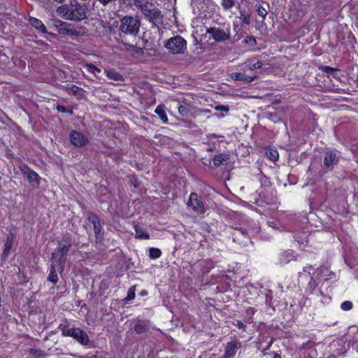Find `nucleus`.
<instances>
[{
  "mask_svg": "<svg viewBox=\"0 0 358 358\" xmlns=\"http://www.w3.org/2000/svg\"><path fill=\"white\" fill-rule=\"evenodd\" d=\"M87 10L85 5L74 1L59 6L56 11L65 20L80 21L86 17Z\"/></svg>",
  "mask_w": 358,
  "mask_h": 358,
  "instance_id": "nucleus-1",
  "label": "nucleus"
},
{
  "mask_svg": "<svg viewBox=\"0 0 358 358\" xmlns=\"http://www.w3.org/2000/svg\"><path fill=\"white\" fill-rule=\"evenodd\" d=\"M71 248V242L69 240H62L58 242L57 247L52 253L51 259L57 264L58 273H62L64 270L66 256Z\"/></svg>",
  "mask_w": 358,
  "mask_h": 358,
  "instance_id": "nucleus-2",
  "label": "nucleus"
},
{
  "mask_svg": "<svg viewBox=\"0 0 358 358\" xmlns=\"http://www.w3.org/2000/svg\"><path fill=\"white\" fill-rule=\"evenodd\" d=\"M141 22L137 16H124L120 20L119 29L121 33L134 36L138 31Z\"/></svg>",
  "mask_w": 358,
  "mask_h": 358,
  "instance_id": "nucleus-3",
  "label": "nucleus"
},
{
  "mask_svg": "<svg viewBox=\"0 0 358 358\" xmlns=\"http://www.w3.org/2000/svg\"><path fill=\"white\" fill-rule=\"evenodd\" d=\"M59 328L64 336L72 337L83 345H87L90 338L87 334L80 328H69L66 324H60Z\"/></svg>",
  "mask_w": 358,
  "mask_h": 358,
  "instance_id": "nucleus-4",
  "label": "nucleus"
},
{
  "mask_svg": "<svg viewBox=\"0 0 358 358\" xmlns=\"http://www.w3.org/2000/svg\"><path fill=\"white\" fill-rule=\"evenodd\" d=\"M49 24L52 26V27H54L59 34L66 36H79L82 34L81 30H78L73 25L59 20H50Z\"/></svg>",
  "mask_w": 358,
  "mask_h": 358,
  "instance_id": "nucleus-5",
  "label": "nucleus"
},
{
  "mask_svg": "<svg viewBox=\"0 0 358 358\" xmlns=\"http://www.w3.org/2000/svg\"><path fill=\"white\" fill-rule=\"evenodd\" d=\"M164 45L169 52L173 55L183 54L187 49V41L182 36L177 35L169 38Z\"/></svg>",
  "mask_w": 358,
  "mask_h": 358,
  "instance_id": "nucleus-6",
  "label": "nucleus"
},
{
  "mask_svg": "<svg viewBox=\"0 0 358 358\" xmlns=\"http://www.w3.org/2000/svg\"><path fill=\"white\" fill-rule=\"evenodd\" d=\"M140 8L145 15V17L151 22L155 24L159 23L162 19L161 12L152 4H140Z\"/></svg>",
  "mask_w": 358,
  "mask_h": 358,
  "instance_id": "nucleus-7",
  "label": "nucleus"
},
{
  "mask_svg": "<svg viewBox=\"0 0 358 358\" xmlns=\"http://www.w3.org/2000/svg\"><path fill=\"white\" fill-rule=\"evenodd\" d=\"M187 204L189 208L198 214L203 213L206 211L204 203L201 201L198 194L194 192L191 193Z\"/></svg>",
  "mask_w": 358,
  "mask_h": 358,
  "instance_id": "nucleus-8",
  "label": "nucleus"
},
{
  "mask_svg": "<svg viewBox=\"0 0 358 358\" xmlns=\"http://www.w3.org/2000/svg\"><path fill=\"white\" fill-rule=\"evenodd\" d=\"M206 32L210 34L216 42L224 41L230 38V30L229 29H224L219 27H210L207 29Z\"/></svg>",
  "mask_w": 358,
  "mask_h": 358,
  "instance_id": "nucleus-9",
  "label": "nucleus"
},
{
  "mask_svg": "<svg viewBox=\"0 0 358 358\" xmlns=\"http://www.w3.org/2000/svg\"><path fill=\"white\" fill-rule=\"evenodd\" d=\"M87 219L93 225L96 240L100 241L101 239L102 227L98 216L93 213H88Z\"/></svg>",
  "mask_w": 358,
  "mask_h": 358,
  "instance_id": "nucleus-10",
  "label": "nucleus"
},
{
  "mask_svg": "<svg viewBox=\"0 0 358 358\" xmlns=\"http://www.w3.org/2000/svg\"><path fill=\"white\" fill-rule=\"evenodd\" d=\"M313 269V266L310 265H308L303 267V272H299V277L301 278L303 273H307L308 276H310V280L307 287V291L310 294H315L317 291V282L315 278L313 275H310V271Z\"/></svg>",
  "mask_w": 358,
  "mask_h": 358,
  "instance_id": "nucleus-11",
  "label": "nucleus"
},
{
  "mask_svg": "<svg viewBox=\"0 0 358 358\" xmlns=\"http://www.w3.org/2000/svg\"><path fill=\"white\" fill-rule=\"evenodd\" d=\"M70 141L76 147H83L87 144V138L80 132L73 131L70 134Z\"/></svg>",
  "mask_w": 358,
  "mask_h": 358,
  "instance_id": "nucleus-12",
  "label": "nucleus"
},
{
  "mask_svg": "<svg viewBox=\"0 0 358 358\" xmlns=\"http://www.w3.org/2000/svg\"><path fill=\"white\" fill-rule=\"evenodd\" d=\"M337 161L336 152L332 150L327 151L324 158V166L328 169H331Z\"/></svg>",
  "mask_w": 358,
  "mask_h": 358,
  "instance_id": "nucleus-13",
  "label": "nucleus"
},
{
  "mask_svg": "<svg viewBox=\"0 0 358 358\" xmlns=\"http://www.w3.org/2000/svg\"><path fill=\"white\" fill-rule=\"evenodd\" d=\"M313 274L317 280H329L331 278L330 276L332 275V273L327 267L322 266L317 268Z\"/></svg>",
  "mask_w": 358,
  "mask_h": 358,
  "instance_id": "nucleus-14",
  "label": "nucleus"
},
{
  "mask_svg": "<svg viewBox=\"0 0 358 358\" xmlns=\"http://www.w3.org/2000/svg\"><path fill=\"white\" fill-rule=\"evenodd\" d=\"M234 241L240 242L241 243L245 244L248 239L247 231L243 229H236L233 234Z\"/></svg>",
  "mask_w": 358,
  "mask_h": 358,
  "instance_id": "nucleus-15",
  "label": "nucleus"
},
{
  "mask_svg": "<svg viewBox=\"0 0 358 358\" xmlns=\"http://www.w3.org/2000/svg\"><path fill=\"white\" fill-rule=\"evenodd\" d=\"M57 268V264L50 260V273L48 280L53 284H56L58 282V275L57 273V272H58Z\"/></svg>",
  "mask_w": 358,
  "mask_h": 358,
  "instance_id": "nucleus-16",
  "label": "nucleus"
},
{
  "mask_svg": "<svg viewBox=\"0 0 358 358\" xmlns=\"http://www.w3.org/2000/svg\"><path fill=\"white\" fill-rule=\"evenodd\" d=\"M230 77L235 81H243L245 83H250L256 78L255 76H250L243 73H232L230 74Z\"/></svg>",
  "mask_w": 358,
  "mask_h": 358,
  "instance_id": "nucleus-17",
  "label": "nucleus"
},
{
  "mask_svg": "<svg viewBox=\"0 0 358 358\" xmlns=\"http://www.w3.org/2000/svg\"><path fill=\"white\" fill-rule=\"evenodd\" d=\"M29 23L38 31L39 33L45 34L47 32L46 27L40 20L35 17H29Z\"/></svg>",
  "mask_w": 358,
  "mask_h": 358,
  "instance_id": "nucleus-18",
  "label": "nucleus"
},
{
  "mask_svg": "<svg viewBox=\"0 0 358 358\" xmlns=\"http://www.w3.org/2000/svg\"><path fill=\"white\" fill-rule=\"evenodd\" d=\"M13 243V238L12 236H9L6 237L4 247H3V251L1 255V257L3 259H6L10 253V251L11 250L12 245Z\"/></svg>",
  "mask_w": 358,
  "mask_h": 358,
  "instance_id": "nucleus-19",
  "label": "nucleus"
},
{
  "mask_svg": "<svg viewBox=\"0 0 358 358\" xmlns=\"http://www.w3.org/2000/svg\"><path fill=\"white\" fill-rule=\"evenodd\" d=\"M294 258V255L293 252L291 250H287L282 252L279 257V262L281 264H286L289 263L290 261L293 260Z\"/></svg>",
  "mask_w": 358,
  "mask_h": 358,
  "instance_id": "nucleus-20",
  "label": "nucleus"
},
{
  "mask_svg": "<svg viewBox=\"0 0 358 358\" xmlns=\"http://www.w3.org/2000/svg\"><path fill=\"white\" fill-rule=\"evenodd\" d=\"M237 344L236 341L229 342L226 348L224 357L231 358L234 356L236 352Z\"/></svg>",
  "mask_w": 358,
  "mask_h": 358,
  "instance_id": "nucleus-21",
  "label": "nucleus"
},
{
  "mask_svg": "<svg viewBox=\"0 0 358 358\" xmlns=\"http://www.w3.org/2000/svg\"><path fill=\"white\" fill-rule=\"evenodd\" d=\"M105 73H106V76L110 80H113L115 81H123L124 80L122 76L113 69L106 70Z\"/></svg>",
  "mask_w": 358,
  "mask_h": 358,
  "instance_id": "nucleus-22",
  "label": "nucleus"
},
{
  "mask_svg": "<svg viewBox=\"0 0 358 358\" xmlns=\"http://www.w3.org/2000/svg\"><path fill=\"white\" fill-rule=\"evenodd\" d=\"M155 113L157 114V115L159 117L163 123L166 124L168 122L169 120L164 109V106H157L155 110Z\"/></svg>",
  "mask_w": 358,
  "mask_h": 358,
  "instance_id": "nucleus-23",
  "label": "nucleus"
},
{
  "mask_svg": "<svg viewBox=\"0 0 358 358\" xmlns=\"http://www.w3.org/2000/svg\"><path fill=\"white\" fill-rule=\"evenodd\" d=\"M136 237L139 239H148L150 238L149 234L139 226L135 225L134 227Z\"/></svg>",
  "mask_w": 358,
  "mask_h": 358,
  "instance_id": "nucleus-24",
  "label": "nucleus"
},
{
  "mask_svg": "<svg viewBox=\"0 0 358 358\" xmlns=\"http://www.w3.org/2000/svg\"><path fill=\"white\" fill-rule=\"evenodd\" d=\"M266 157L271 161H276L278 159V152L275 148H268L266 150Z\"/></svg>",
  "mask_w": 358,
  "mask_h": 358,
  "instance_id": "nucleus-25",
  "label": "nucleus"
},
{
  "mask_svg": "<svg viewBox=\"0 0 358 358\" xmlns=\"http://www.w3.org/2000/svg\"><path fill=\"white\" fill-rule=\"evenodd\" d=\"M227 160L228 157L226 155L220 154L214 157L213 164L216 166H218L222 164L224 162H226Z\"/></svg>",
  "mask_w": 358,
  "mask_h": 358,
  "instance_id": "nucleus-26",
  "label": "nucleus"
},
{
  "mask_svg": "<svg viewBox=\"0 0 358 358\" xmlns=\"http://www.w3.org/2000/svg\"><path fill=\"white\" fill-rule=\"evenodd\" d=\"M149 330L148 324L138 323L134 327V331L136 334H141L147 332Z\"/></svg>",
  "mask_w": 358,
  "mask_h": 358,
  "instance_id": "nucleus-27",
  "label": "nucleus"
},
{
  "mask_svg": "<svg viewBox=\"0 0 358 358\" xmlns=\"http://www.w3.org/2000/svg\"><path fill=\"white\" fill-rule=\"evenodd\" d=\"M84 66L87 69V70L91 73H93L94 76H96L97 73H101V69L96 66H95L92 64L86 63Z\"/></svg>",
  "mask_w": 358,
  "mask_h": 358,
  "instance_id": "nucleus-28",
  "label": "nucleus"
},
{
  "mask_svg": "<svg viewBox=\"0 0 358 358\" xmlns=\"http://www.w3.org/2000/svg\"><path fill=\"white\" fill-rule=\"evenodd\" d=\"M239 18L241 20L243 24L248 25L250 23V16L245 11H241V15Z\"/></svg>",
  "mask_w": 358,
  "mask_h": 358,
  "instance_id": "nucleus-29",
  "label": "nucleus"
},
{
  "mask_svg": "<svg viewBox=\"0 0 358 358\" xmlns=\"http://www.w3.org/2000/svg\"><path fill=\"white\" fill-rule=\"evenodd\" d=\"M162 255V252L159 249L151 248L149 250V256L151 259H157Z\"/></svg>",
  "mask_w": 358,
  "mask_h": 358,
  "instance_id": "nucleus-30",
  "label": "nucleus"
},
{
  "mask_svg": "<svg viewBox=\"0 0 358 358\" xmlns=\"http://www.w3.org/2000/svg\"><path fill=\"white\" fill-rule=\"evenodd\" d=\"M178 113L182 116H189L191 114V110L187 106L180 105L178 106Z\"/></svg>",
  "mask_w": 358,
  "mask_h": 358,
  "instance_id": "nucleus-31",
  "label": "nucleus"
},
{
  "mask_svg": "<svg viewBox=\"0 0 358 358\" xmlns=\"http://www.w3.org/2000/svg\"><path fill=\"white\" fill-rule=\"evenodd\" d=\"M135 292H136V286H131L128 290L127 296L125 298V300L127 301H130L134 299L135 296H136Z\"/></svg>",
  "mask_w": 358,
  "mask_h": 358,
  "instance_id": "nucleus-32",
  "label": "nucleus"
},
{
  "mask_svg": "<svg viewBox=\"0 0 358 358\" xmlns=\"http://www.w3.org/2000/svg\"><path fill=\"white\" fill-rule=\"evenodd\" d=\"M28 179L31 182H36L37 184L39 183V176L34 171L29 172Z\"/></svg>",
  "mask_w": 358,
  "mask_h": 358,
  "instance_id": "nucleus-33",
  "label": "nucleus"
},
{
  "mask_svg": "<svg viewBox=\"0 0 358 358\" xmlns=\"http://www.w3.org/2000/svg\"><path fill=\"white\" fill-rule=\"evenodd\" d=\"M235 5V0H222V6L224 10L231 9Z\"/></svg>",
  "mask_w": 358,
  "mask_h": 358,
  "instance_id": "nucleus-34",
  "label": "nucleus"
},
{
  "mask_svg": "<svg viewBox=\"0 0 358 358\" xmlns=\"http://www.w3.org/2000/svg\"><path fill=\"white\" fill-rule=\"evenodd\" d=\"M353 304L350 301H345L341 304V308L344 311L350 310L352 308Z\"/></svg>",
  "mask_w": 358,
  "mask_h": 358,
  "instance_id": "nucleus-35",
  "label": "nucleus"
},
{
  "mask_svg": "<svg viewBox=\"0 0 358 358\" xmlns=\"http://www.w3.org/2000/svg\"><path fill=\"white\" fill-rule=\"evenodd\" d=\"M263 66V64L262 62H257L255 63H250V64L248 66V69L249 70H253V69H257L262 68Z\"/></svg>",
  "mask_w": 358,
  "mask_h": 358,
  "instance_id": "nucleus-36",
  "label": "nucleus"
},
{
  "mask_svg": "<svg viewBox=\"0 0 358 358\" xmlns=\"http://www.w3.org/2000/svg\"><path fill=\"white\" fill-rule=\"evenodd\" d=\"M320 69L322 70V71L327 73H329V74H331L334 71H337V69H334V68L330 67V66H322L320 67Z\"/></svg>",
  "mask_w": 358,
  "mask_h": 358,
  "instance_id": "nucleus-37",
  "label": "nucleus"
},
{
  "mask_svg": "<svg viewBox=\"0 0 358 358\" xmlns=\"http://www.w3.org/2000/svg\"><path fill=\"white\" fill-rule=\"evenodd\" d=\"M57 110L58 112H60V113H68L70 114L73 113L72 110L67 109L64 106H61V105H58L57 106Z\"/></svg>",
  "mask_w": 358,
  "mask_h": 358,
  "instance_id": "nucleus-38",
  "label": "nucleus"
},
{
  "mask_svg": "<svg viewBox=\"0 0 358 358\" xmlns=\"http://www.w3.org/2000/svg\"><path fill=\"white\" fill-rule=\"evenodd\" d=\"M257 14L264 18L267 15V10L262 6H259L257 9Z\"/></svg>",
  "mask_w": 358,
  "mask_h": 358,
  "instance_id": "nucleus-39",
  "label": "nucleus"
},
{
  "mask_svg": "<svg viewBox=\"0 0 358 358\" xmlns=\"http://www.w3.org/2000/svg\"><path fill=\"white\" fill-rule=\"evenodd\" d=\"M215 109L217 110V111H224L225 113H227L229 110V106H224V105H218V106H216Z\"/></svg>",
  "mask_w": 358,
  "mask_h": 358,
  "instance_id": "nucleus-40",
  "label": "nucleus"
},
{
  "mask_svg": "<svg viewBox=\"0 0 358 358\" xmlns=\"http://www.w3.org/2000/svg\"><path fill=\"white\" fill-rule=\"evenodd\" d=\"M29 353L31 355H33L36 357H41L43 354V352L41 350H36V349H30L29 350Z\"/></svg>",
  "mask_w": 358,
  "mask_h": 358,
  "instance_id": "nucleus-41",
  "label": "nucleus"
},
{
  "mask_svg": "<svg viewBox=\"0 0 358 358\" xmlns=\"http://www.w3.org/2000/svg\"><path fill=\"white\" fill-rule=\"evenodd\" d=\"M67 88L74 94H77L78 90H80V88L75 85H72L69 87H67Z\"/></svg>",
  "mask_w": 358,
  "mask_h": 358,
  "instance_id": "nucleus-42",
  "label": "nucleus"
},
{
  "mask_svg": "<svg viewBox=\"0 0 358 358\" xmlns=\"http://www.w3.org/2000/svg\"><path fill=\"white\" fill-rule=\"evenodd\" d=\"M135 4L136 6L140 7V4H148V0H135Z\"/></svg>",
  "mask_w": 358,
  "mask_h": 358,
  "instance_id": "nucleus-43",
  "label": "nucleus"
},
{
  "mask_svg": "<svg viewBox=\"0 0 358 358\" xmlns=\"http://www.w3.org/2000/svg\"><path fill=\"white\" fill-rule=\"evenodd\" d=\"M236 326L240 329H243V330H245V325L244 323H243L241 321H237V323L236 324Z\"/></svg>",
  "mask_w": 358,
  "mask_h": 358,
  "instance_id": "nucleus-44",
  "label": "nucleus"
},
{
  "mask_svg": "<svg viewBox=\"0 0 358 358\" xmlns=\"http://www.w3.org/2000/svg\"><path fill=\"white\" fill-rule=\"evenodd\" d=\"M273 358H281V356L278 353H275Z\"/></svg>",
  "mask_w": 358,
  "mask_h": 358,
  "instance_id": "nucleus-45",
  "label": "nucleus"
},
{
  "mask_svg": "<svg viewBox=\"0 0 358 358\" xmlns=\"http://www.w3.org/2000/svg\"><path fill=\"white\" fill-rule=\"evenodd\" d=\"M217 116L218 117H224V115H217Z\"/></svg>",
  "mask_w": 358,
  "mask_h": 358,
  "instance_id": "nucleus-46",
  "label": "nucleus"
},
{
  "mask_svg": "<svg viewBox=\"0 0 358 358\" xmlns=\"http://www.w3.org/2000/svg\"><path fill=\"white\" fill-rule=\"evenodd\" d=\"M56 1L59 2V3H62V1H64V0H55Z\"/></svg>",
  "mask_w": 358,
  "mask_h": 358,
  "instance_id": "nucleus-47",
  "label": "nucleus"
},
{
  "mask_svg": "<svg viewBox=\"0 0 358 358\" xmlns=\"http://www.w3.org/2000/svg\"><path fill=\"white\" fill-rule=\"evenodd\" d=\"M270 226L272 227V228H274V223H271Z\"/></svg>",
  "mask_w": 358,
  "mask_h": 358,
  "instance_id": "nucleus-48",
  "label": "nucleus"
},
{
  "mask_svg": "<svg viewBox=\"0 0 358 358\" xmlns=\"http://www.w3.org/2000/svg\"><path fill=\"white\" fill-rule=\"evenodd\" d=\"M224 358H226V357H224Z\"/></svg>",
  "mask_w": 358,
  "mask_h": 358,
  "instance_id": "nucleus-49",
  "label": "nucleus"
}]
</instances>
